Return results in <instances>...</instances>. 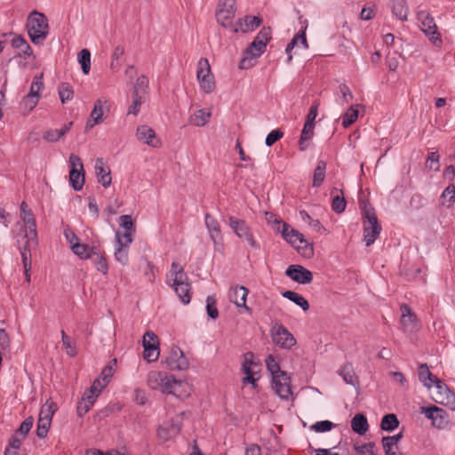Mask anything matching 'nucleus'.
Masks as SVG:
<instances>
[{
    "instance_id": "864d4df0",
    "label": "nucleus",
    "mask_w": 455,
    "mask_h": 455,
    "mask_svg": "<svg viewBox=\"0 0 455 455\" xmlns=\"http://www.w3.org/2000/svg\"><path fill=\"white\" fill-rule=\"evenodd\" d=\"M210 116V113L204 109H200L194 115V124L197 127L204 126L209 122Z\"/></svg>"
},
{
    "instance_id": "6e6d98bb",
    "label": "nucleus",
    "mask_w": 455,
    "mask_h": 455,
    "mask_svg": "<svg viewBox=\"0 0 455 455\" xmlns=\"http://www.w3.org/2000/svg\"><path fill=\"white\" fill-rule=\"evenodd\" d=\"M61 339L63 346L67 350V355L70 357H75L77 355V350L76 347L71 344L69 337L64 331H61Z\"/></svg>"
},
{
    "instance_id": "338daca9",
    "label": "nucleus",
    "mask_w": 455,
    "mask_h": 455,
    "mask_svg": "<svg viewBox=\"0 0 455 455\" xmlns=\"http://www.w3.org/2000/svg\"><path fill=\"white\" fill-rule=\"evenodd\" d=\"M121 220V227L125 229V232L135 233V228L132 221V219L130 215H122L120 217Z\"/></svg>"
},
{
    "instance_id": "20e7f679",
    "label": "nucleus",
    "mask_w": 455,
    "mask_h": 455,
    "mask_svg": "<svg viewBox=\"0 0 455 455\" xmlns=\"http://www.w3.org/2000/svg\"><path fill=\"white\" fill-rule=\"evenodd\" d=\"M69 171V182L75 191L82 190L84 184V170L82 159L71 154L68 158Z\"/></svg>"
},
{
    "instance_id": "1a4fd4ad",
    "label": "nucleus",
    "mask_w": 455,
    "mask_h": 455,
    "mask_svg": "<svg viewBox=\"0 0 455 455\" xmlns=\"http://www.w3.org/2000/svg\"><path fill=\"white\" fill-rule=\"evenodd\" d=\"M204 225L214 244L215 251H221L224 247L223 235L218 220L210 213L204 215Z\"/></svg>"
},
{
    "instance_id": "4be33fe9",
    "label": "nucleus",
    "mask_w": 455,
    "mask_h": 455,
    "mask_svg": "<svg viewBox=\"0 0 455 455\" xmlns=\"http://www.w3.org/2000/svg\"><path fill=\"white\" fill-rule=\"evenodd\" d=\"M137 139L149 146L157 147L158 140L156 138L155 131L148 125H140L137 128Z\"/></svg>"
},
{
    "instance_id": "c9c22d12",
    "label": "nucleus",
    "mask_w": 455,
    "mask_h": 455,
    "mask_svg": "<svg viewBox=\"0 0 455 455\" xmlns=\"http://www.w3.org/2000/svg\"><path fill=\"white\" fill-rule=\"evenodd\" d=\"M180 426L172 422H166L158 428V435L163 439H170L180 432Z\"/></svg>"
},
{
    "instance_id": "f3484780",
    "label": "nucleus",
    "mask_w": 455,
    "mask_h": 455,
    "mask_svg": "<svg viewBox=\"0 0 455 455\" xmlns=\"http://www.w3.org/2000/svg\"><path fill=\"white\" fill-rule=\"evenodd\" d=\"M286 241L291 243L292 246L296 247L297 243H305L302 249V254L307 258H310L313 253V244L309 243L305 238L303 234H301L297 229L291 228L290 230L289 236L287 237Z\"/></svg>"
},
{
    "instance_id": "ddd939ff",
    "label": "nucleus",
    "mask_w": 455,
    "mask_h": 455,
    "mask_svg": "<svg viewBox=\"0 0 455 455\" xmlns=\"http://www.w3.org/2000/svg\"><path fill=\"white\" fill-rule=\"evenodd\" d=\"M285 275L299 284H308L313 281V273L301 265H290L285 270Z\"/></svg>"
},
{
    "instance_id": "3c124183",
    "label": "nucleus",
    "mask_w": 455,
    "mask_h": 455,
    "mask_svg": "<svg viewBox=\"0 0 455 455\" xmlns=\"http://www.w3.org/2000/svg\"><path fill=\"white\" fill-rule=\"evenodd\" d=\"M347 201L343 196H335L331 201V209L334 212L340 214L345 212Z\"/></svg>"
},
{
    "instance_id": "a19ab883",
    "label": "nucleus",
    "mask_w": 455,
    "mask_h": 455,
    "mask_svg": "<svg viewBox=\"0 0 455 455\" xmlns=\"http://www.w3.org/2000/svg\"><path fill=\"white\" fill-rule=\"evenodd\" d=\"M435 402L449 407L451 411H455V394L451 390H447L443 395H440Z\"/></svg>"
},
{
    "instance_id": "7ed1b4c3",
    "label": "nucleus",
    "mask_w": 455,
    "mask_h": 455,
    "mask_svg": "<svg viewBox=\"0 0 455 455\" xmlns=\"http://www.w3.org/2000/svg\"><path fill=\"white\" fill-rule=\"evenodd\" d=\"M228 221L230 228L238 238L246 241L251 248L259 249V244L254 239L253 234L245 220L235 216H228Z\"/></svg>"
},
{
    "instance_id": "e2e57ef3",
    "label": "nucleus",
    "mask_w": 455,
    "mask_h": 455,
    "mask_svg": "<svg viewBox=\"0 0 455 455\" xmlns=\"http://www.w3.org/2000/svg\"><path fill=\"white\" fill-rule=\"evenodd\" d=\"M148 78L145 76H140L136 80L132 93H137L140 95V92H146V89L148 88Z\"/></svg>"
},
{
    "instance_id": "aec40b11",
    "label": "nucleus",
    "mask_w": 455,
    "mask_h": 455,
    "mask_svg": "<svg viewBox=\"0 0 455 455\" xmlns=\"http://www.w3.org/2000/svg\"><path fill=\"white\" fill-rule=\"evenodd\" d=\"M185 280L186 279H180V282H172V286L173 287L180 301L187 305L191 300L192 292L190 283L185 282Z\"/></svg>"
},
{
    "instance_id": "4c0bfd02",
    "label": "nucleus",
    "mask_w": 455,
    "mask_h": 455,
    "mask_svg": "<svg viewBox=\"0 0 455 455\" xmlns=\"http://www.w3.org/2000/svg\"><path fill=\"white\" fill-rule=\"evenodd\" d=\"M181 382L176 379L172 375L165 374L164 379L163 388L161 392L170 395H175L178 387H180Z\"/></svg>"
},
{
    "instance_id": "c03bdc74",
    "label": "nucleus",
    "mask_w": 455,
    "mask_h": 455,
    "mask_svg": "<svg viewBox=\"0 0 455 455\" xmlns=\"http://www.w3.org/2000/svg\"><path fill=\"white\" fill-rule=\"evenodd\" d=\"M94 261L95 267L98 271L101 272L103 275H106L108 271V265L107 262V259L101 254L100 249L98 248V253L93 255L92 258Z\"/></svg>"
},
{
    "instance_id": "39448f33",
    "label": "nucleus",
    "mask_w": 455,
    "mask_h": 455,
    "mask_svg": "<svg viewBox=\"0 0 455 455\" xmlns=\"http://www.w3.org/2000/svg\"><path fill=\"white\" fill-rule=\"evenodd\" d=\"M270 334L273 342L283 349H291L296 345L294 336L289 330L282 323H275L270 330Z\"/></svg>"
},
{
    "instance_id": "9d476101",
    "label": "nucleus",
    "mask_w": 455,
    "mask_h": 455,
    "mask_svg": "<svg viewBox=\"0 0 455 455\" xmlns=\"http://www.w3.org/2000/svg\"><path fill=\"white\" fill-rule=\"evenodd\" d=\"M271 39V29L264 27L259 32L254 40L248 45L247 54L253 57H259L265 51L268 41Z\"/></svg>"
},
{
    "instance_id": "a211bd4d",
    "label": "nucleus",
    "mask_w": 455,
    "mask_h": 455,
    "mask_svg": "<svg viewBox=\"0 0 455 455\" xmlns=\"http://www.w3.org/2000/svg\"><path fill=\"white\" fill-rule=\"evenodd\" d=\"M249 291L244 286H235L229 290L228 297L237 307H243L247 312H251V308L246 305V298Z\"/></svg>"
},
{
    "instance_id": "13d9d810",
    "label": "nucleus",
    "mask_w": 455,
    "mask_h": 455,
    "mask_svg": "<svg viewBox=\"0 0 455 455\" xmlns=\"http://www.w3.org/2000/svg\"><path fill=\"white\" fill-rule=\"evenodd\" d=\"M50 426H51L50 421H46V420L38 419L36 431L37 437L40 439L46 437Z\"/></svg>"
},
{
    "instance_id": "423d86ee",
    "label": "nucleus",
    "mask_w": 455,
    "mask_h": 455,
    "mask_svg": "<svg viewBox=\"0 0 455 455\" xmlns=\"http://www.w3.org/2000/svg\"><path fill=\"white\" fill-rule=\"evenodd\" d=\"M196 77L200 88L205 93H211L215 89L214 77L211 73V67L206 58H201L197 64Z\"/></svg>"
},
{
    "instance_id": "49530a36",
    "label": "nucleus",
    "mask_w": 455,
    "mask_h": 455,
    "mask_svg": "<svg viewBox=\"0 0 455 455\" xmlns=\"http://www.w3.org/2000/svg\"><path fill=\"white\" fill-rule=\"evenodd\" d=\"M357 117L358 110L354 107H350L348 110L341 116L343 127L347 128L350 126L356 121Z\"/></svg>"
},
{
    "instance_id": "473e14b6",
    "label": "nucleus",
    "mask_w": 455,
    "mask_h": 455,
    "mask_svg": "<svg viewBox=\"0 0 455 455\" xmlns=\"http://www.w3.org/2000/svg\"><path fill=\"white\" fill-rule=\"evenodd\" d=\"M326 163L323 160H319L314 171L312 187L319 188L324 181L326 174Z\"/></svg>"
},
{
    "instance_id": "bf43d9fd",
    "label": "nucleus",
    "mask_w": 455,
    "mask_h": 455,
    "mask_svg": "<svg viewBox=\"0 0 455 455\" xmlns=\"http://www.w3.org/2000/svg\"><path fill=\"white\" fill-rule=\"evenodd\" d=\"M283 132L280 129L271 131L266 137L265 143L267 147L273 146L276 141L281 140Z\"/></svg>"
},
{
    "instance_id": "72a5a7b5",
    "label": "nucleus",
    "mask_w": 455,
    "mask_h": 455,
    "mask_svg": "<svg viewBox=\"0 0 455 455\" xmlns=\"http://www.w3.org/2000/svg\"><path fill=\"white\" fill-rule=\"evenodd\" d=\"M282 296L300 307L304 311H307L309 309L308 301L296 291H285L282 292Z\"/></svg>"
},
{
    "instance_id": "79ce46f5",
    "label": "nucleus",
    "mask_w": 455,
    "mask_h": 455,
    "mask_svg": "<svg viewBox=\"0 0 455 455\" xmlns=\"http://www.w3.org/2000/svg\"><path fill=\"white\" fill-rule=\"evenodd\" d=\"M266 366L272 374V378L275 376L285 377L286 373L280 370L278 363L275 360L272 355H269L266 359Z\"/></svg>"
},
{
    "instance_id": "cd10ccee",
    "label": "nucleus",
    "mask_w": 455,
    "mask_h": 455,
    "mask_svg": "<svg viewBox=\"0 0 455 455\" xmlns=\"http://www.w3.org/2000/svg\"><path fill=\"white\" fill-rule=\"evenodd\" d=\"M392 13L400 20L408 19L409 6L406 0H392Z\"/></svg>"
},
{
    "instance_id": "393cba45",
    "label": "nucleus",
    "mask_w": 455,
    "mask_h": 455,
    "mask_svg": "<svg viewBox=\"0 0 455 455\" xmlns=\"http://www.w3.org/2000/svg\"><path fill=\"white\" fill-rule=\"evenodd\" d=\"M280 378L281 377H279V376H275L274 379H273V382L275 384V393L278 395V396L281 399L289 400L290 397L292 395V392H291V385L287 381L288 378H286V376L283 377V380H284L283 382L281 381Z\"/></svg>"
},
{
    "instance_id": "f03ea898",
    "label": "nucleus",
    "mask_w": 455,
    "mask_h": 455,
    "mask_svg": "<svg viewBox=\"0 0 455 455\" xmlns=\"http://www.w3.org/2000/svg\"><path fill=\"white\" fill-rule=\"evenodd\" d=\"M26 28L34 44H42L49 33V24L46 16L33 11L28 17Z\"/></svg>"
},
{
    "instance_id": "de8ad7c7",
    "label": "nucleus",
    "mask_w": 455,
    "mask_h": 455,
    "mask_svg": "<svg viewBox=\"0 0 455 455\" xmlns=\"http://www.w3.org/2000/svg\"><path fill=\"white\" fill-rule=\"evenodd\" d=\"M44 89V83L42 81V76H36L31 84L30 91L28 95L31 98H36L39 100L40 92Z\"/></svg>"
},
{
    "instance_id": "7c9ffc66",
    "label": "nucleus",
    "mask_w": 455,
    "mask_h": 455,
    "mask_svg": "<svg viewBox=\"0 0 455 455\" xmlns=\"http://www.w3.org/2000/svg\"><path fill=\"white\" fill-rule=\"evenodd\" d=\"M352 430L360 435H364L369 428L367 419L363 414H356L351 420Z\"/></svg>"
},
{
    "instance_id": "58836bf2",
    "label": "nucleus",
    "mask_w": 455,
    "mask_h": 455,
    "mask_svg": "<svg viewBox=\"0 0 455 455\" xmlns=\"http://www.w3.org/2000/svg\"><path fill=\"white\" fill-rule=\"evenodd\" d=\"M399 426V420L395 414H386L380 423V427L384 431L392 432Z\"/></svg>"
},
{
    "instance_id": "680f3d73",
    "label": "nucleus",
    "mask_w": 455,
    "mask_h": 455,
    "mask_svg": "<svg viewBox=\"0 0 455 455\" xmlns=\"http://www.w3.org/2000/svg\"><path fill=\"white\" fill-rule=\"evenodd\" d=\"M34 419L32 417L26 418L22 423L20 424V427L16 431V434L21 435L23 437L29 433L33 427Z\"/></svg>"
},
{
    "instance_id": "f704fd0d",
    "label": "nucleus",
    "mask_w": 455,
    "mask_h": 455,
    "mask_svg": "<svg viewBox=\"0 0 455 455\" xmlns=\"http://www.w3.org/2000/svg\"><path fill=\"white\" fill-rule=\"evenodd\" d=\"M314 125L306 123L304 124L299 141V148L300 151H305L308 148V141L314 136Z\"/></svg>"
},
{
    "instance_id": "ea45409f",
    "label": "nucleus",
    "mask_w": 455,
    "mask_h": 455,
    "mask_svg": "<svg viewBox=\"0 0 455 455\" xmlns=\"http://www.w3.org/2000/svg\"><path fill=\"white\" fill-rule=\"evenodd\" d=\"M78 62L81 65L83 73L84 75L89 74L91 70V52L88 49H83L78 53Z\"/></svg>"
},
{
    "instance_id": "b1692460",
    "label": "nucleus",
    "mask_w": 455,
    "mask_h": 455,
    "mask_svg": "<svg viewBox=\"0 0 455 455\" xmlns=\"http://www.w3.org/2000/svg\"><path fill=\"white\" fill-rule=\"evenodd\" d=\"M261 20L258 16H245L243 20H240L235 25V32L246 33L252 31L260 25Z\"/></svg>"
},
{
    "instance_id": "9b49d317",
    "label": "nucleus",
    "mask_w": 455,
    "mask_h": 455,
    "mask_svg": "<svg viewBox=\"0 0 455 455\" xmlns=\"http://www.w3.org/2000/svg\"><path fill=\"white\" fill-rule=\"evenodd\" d=\"M166 366L171 371H183L188 367V361L178 346H172L165 359Z\"/></svg>"
},
{
    "instance_id": "09e8293b",
    "label": "nucleus",
    "mask_w": 455,
    "mask_h": 455,
    "mask_svg": "<svg viewBox=\"0 0 455 455\" xmlns=\"http://www.w3.org/2000/svg\"><path fill=\"white\" fill-rule=\"evenodd\" d=\"M24 243L19 246L20 252H31V248L36 247L38 244L37 233H36V240L32 241L31 236L28 233H24L23 236Z\"/></svg>"
},
{
    "instance_id": "bb28decb",
    "label": "nucleus",
    "mask_w": 455,
    "mask_h": 455,
    "mask_svg": "<svg viewBox=\"0 0 455 455\" xmlns=\"http://www.w3.org/2000/svg\"><path fill=\"white\" fill-rule=\"evenodd\" d=\"M306 28L307 27H304L300 29V31L294 36V37L291 40V42L287 44L285 48V52L287 53V63H290L292 60L291 51L295 47V45L298 44L299 42L301 43L304 48H308L307 41L306 38Z\"/></svg>"
},
{
    "instance_id": "774afa93",
    "label": "nucleus",
    "mask_w": 455,
    "mask_h": 455,
    "mask_svg": "<svg viewBox=\"0 0 455 455\" xmlns=\"http://www.w3.org/2000/svg\"><path fill=\"white\" fill-rule=\"evenodd\" d=\"M443 198H448V202L451 204L455 203V185L450 184L442 193Z\"/></svg>"
},
{
    "instance_id": "412c9836",
    "label": "nucleus",
    "mask_w": 455,
    "mask_h": 455,
    "mask_svg": "<svg viewBox=\"0 0 455 455\" xmlns=\"http://www.w3.org/2000/svg\"><path fill=\"white\" fill-rule=\"evenodd\" d=\"M338 374L343 379L344 382L355 387H359V379L356 376L351 363L347 362L339 370Z\"/></svg>"
},
{
    "instance_id": "f8f14e48",
    "label": "nucleus",
    "mask_w": 455,
    "mask_h": 455,
    "mask_svg": "<svg viewBox=\"0 0 455 455\" xmlns=\"http://www.w3.org/2000/svg\"><path fill=\"white\" fill-rule=\"evenodd\" d=\"M158 345L159 341L157 336L153 331H147L143 337V357L148 362H155L157 360L160 354Z\"/></svg>"
},
{
    "instance_id": "0eeeda50",
    "label": "nucleus",
    "mask_w": 455,
    "mask_h": 455,
    "mask_svg": "<svg viewBox=\"0 0 455 455\" xmlns=\"http://www.w3.org/2000/svg\"><path fill=\"white\" fill-rule=\"evenodd\" d=\"M235 11V0H219L216 10L218 23L224 28L230 27L233 23Z\"/></svg>"
},
{
    "instance_id": "c85d7f7f",
    "label": "nucleus",
    "mask_w": 455,
    "mask_h": 455,
    "mask_svg": "<svg viewBox=\"0 0 455 455\" xmlns=\"http://www.w3.org/2000/svg\"><path fill=\"white\" fill-rule=\"evenodd\" d=\"M166 372L158 371H151L148 372L147 376V384L148 387L154 390H159L163 388L164 379L165 377Z\"/></svg>"
},
{
    "instance_id": "4d7b16f0",
    "label": "nucleus",
    "mask_w": 455,
    "mask_h": 455,
    "mask_svg": "<svg viewBox=\"0 0 455 455\" xmlns=\"http://www.w3.org/2000/svg\"><path fill=\"white\" fill-rule=\"evenodd\" d=\"M334 427V424L329 420L318 421L311 426V429L317 433H323L331 431Z\"/></svg>"
},
{
    "instance_id": "dca6fc26",
    "label": "nucleus",
    "mask_w": 455,
    "mask_h": 455,
    "mask_svg": "<svg viewBox=\"0 0 455 455\" xmlns=\"http://www.w3.org/2000/svg\"><path fill=\"white\" fill-rule=\"evenodd\" d=\"M401 324L403 325L405 331H415L419 329L417 315L412 312L411 308L403 304L401 306Z\"/></svg>"
},
{
    "instance_id": "f257e3e1",
    "label": "nucleus",
    "mask_w": 455,
    "mask_h": 455,
    "mask_svg": "<svg viewBox=\"0 0 455 455\" xmlns=\"http://www.w3.org/2000/svg\"><path fill=\"white\" fill-rule=\"evenodd\" d=\"M360 208L363 219V240L366 246H371L379 236L382 228L373 207L366 202H362Z\"/></svg>"
},
{
    "instance_id": "37998d69",
    "label": "nucleus",
    "mask_w": 455,
    "mask_h": 455,
    "mask_svg": "<svg viewBox=\"0 0 455 455\" xmlns=\"http://www.w3.org/2000/svg\"><path fill=\"white\" fill-rule=\"evenodd\" d=\"M134 235V233H132V232H124V233L116 232L115 245L129 248L131 243H132V235Z\"/></svg>"
},
{
    "instance_id": "8fccbe9b",
    "label": "nucleus",
    "mask_w": 455,
    "mask_h": 455,
    "mask_svg": "<svg viewBox=\"0 0 455 455\" xmlns=\"http://www.w3.org/2000/svg\"><path fill=\"white\" fill-rule=\"evenodd\" d=\"M206 312L210 318L215 320L219 316L217 302L213 296H208L206 299Z\"/></svg>"
},
{
    "instance_id": "2eb2a0df",
    "label": "nucleus",
    "mask_w": 455,
    "mask_h": 455,
    "mask_svg": "<svg viewBox=\"0 0 455 455\" xmlns=\"http://www.w3.org/2000/svg\"><path fill=\"white\" fill-rule=\"evenodd\" d=\"M20 219L22 220L26 229L25 233H28V235L31 236L32 241L36 240V224L34 215L30 209H28L26 202H22L20 205Z\"/></svg>"
},
{
    "instance_id": "603ef678",
    "label": "nucleus",
    "mask_w": 455,
    "mask_h": 455,
    "mask_svg": "<svg viewBox=\"0 0 455 455\" xmlns=\"http://www.w3.org/2000/svg\"><path fill=\"white\" fill-rule=\"evenodd\" d=\"M128 250L129 248L115 245V259L123 266L128 263Z\"/></svg>"
},
{
    "instance_id": "052dcab7",
    "label": "nucleus",
    "mask_w": 455,
    "mask_h": 455,
    "mask_svg": "<svg viewBox=\"0 0 455 455\" xmlns=\"http://www.w3.org/2000/svg\"><path fill=\"white\" fill-rule=\"evenodd\" d=\"M132 104L129 107L128 115L132 114L136 116L140 109V106L142 104V98L140 95L137 93H132Z\"/></svg>"
},
{
    "instance_id": "6e6552de",
    "label": "nucleus",
    "mask_w": 455,
    "mask_h": 455,
    "mask_svg": "<svg viewBox=\"0 0 455 455\" xmlns=\"http://www.w3.org/2000/svg\"><path fill=\"white\" fill-rule=\"evenodd\" d=\"M421 31L429 37L433 43L441 42L440 35L437 33V27L434 18L427 11H419L417 13Z\"/></svg>"
},
{
    "instance_id": "4468645a",
    "label": "nucleus",
    "mask_w": 455,
    "mask_h": 455,
    "mask_svg": "<svg viewBox=\"0 0 455 455\" xmlns=\"http://www.w3.org/2000/svg\"><path fill=\"white\" fill-rule=\"evenodd\" d=\"M421 412L432 421V425L438 427L443 428L448 425V414L444 410L437 406L421 407Z\"/></svg>"
},
{
    "instance_id": "a878e982",
    "label": "nucleus",
    "mask_w": 455,
    "mask_h": 455,
    "mask_svg": "<svg viewBox=\"0 0 455 455\" xmlns=\"http://www.w3.org/2000/svg\"><path fill=\"white\" fill-rule=\"evenodd\" d=\"M71 250L73 253L78 256L81 259L93 258V255L98 253L97 246L89 247L87 244L80 243L79 242H76L73 246H71Z\"/></svg>"
},
{
    "instance_id": "6ab92c4d",
    "label": "nucleus",
    "mask_w": 455,
    "mask_h": 455,
    "mask_svg": "<svg viewBox=\"0 0 455 455\" xmlns=\"http://www.w3.org/2000/svg\"><path fill=\"white\" fill-rule=\"evenodd\" d=\"M95 174L98 179V182L100 183L105 188L111 185V172L108 166L105 165L102 158H97L95 161Z\"/></svg>"
},
{
    "instance_id": "0e129e2a",
    "label": "nucleus",
    "mask_w": 455,
    "mask_h": 455,
    "mask_svg": "<svg viewBox=\"0 0 455 455\" xmlns=\"http://www.w3.org/2000/svg\"><path fill=\"white\" fill-rule=\"evenodd\" d=\"M258 57H253L251 54H247V49L243 53V57L239 62L240 69H248L254 65V61Z\"/></svg>"
},
{
    "instance_id": "a18cd8bd",
    "label": "nucleus",
    "mask_w": 455,
    "mask_h": 455,
    "mask_svg": "<svg viewBox=\"0 0 455 455\" xmlns=\"http://www.w3.org/2000/svg\"><path fill=\"white\" fill-rule=\"evenodd\" d=\"M59 96L61 103H66L67 101L73 99L74 92L72 87L68 83H61L59 87Z\"/></svg>"
},
{
    "instance_id": "5fc2aeb1",
    "label": "nucleus",
    "mask_w": 455,
    "mask_h": 455,
    "mask_svg": "<svg viewBox=\"0 0 455 455\" xmlns=\"http://www.w3.org/2000/svg\"><path fill=\"white\" fill-rule=\"evenodd\" d=\"M171 275L173 276L172 282H180V279H187L183 267L176 262L171 266Z\"/></svg>"
},
{
    "instance_id": "69168bd1",
    "label": "nucleus",
    "mask_w": 455,
    "mask_h": 455,
    "mask_svg": "<svg viewBox=\"0 0 455 455\" xmlns=\"http://www.w3.org/2000/svg\"><path fill=\"white\" fill-rule=\"evenodd\" d=\"M375 443L372 442L362 444V445H355L354 449L360 454H368L372 455L374 452Z\"/></svg>"
},
{
    "instance_id": "c756f323",
    "label": "nucleus",
    "mask_w": 455,
    "mask_h": 455,
    "mask_svg": "<svg viewBox=\"0 0 455 455\" xmlns=\"http://www.w3.org/2000/svg\"><path fill=\"white\" fill-rule=\"evenodd\" d=\"M72 124L73 123L69 122L60 129L46 131L43 135V139L48 142H56L70 130Z\"/></svg>"
},
{
    "instance_id": "2f4dec72",
    "label": "nucleus",
    "mask_w": 455,
    "mask_h": 455,
    "mask_svg": "<svg viewBox=\"0 0 455 455\" xmlns=\"http://www.w3.org/2000/svg\"><path fill=\"white\" fill-rule=\"evenodd\" d=\"M418 376H419V381L423 384L424 387H426L428 389L431 388V387L433 386V383L435 381V378H436L435 376H434L431 373V371L428 369L427 364H426V363H421L419 365V371H418Z\"/></svg>"
},
{
    "instance_id": "e433bc0d",
    "label": "nucleus",
    "mask_w": 455,
    "mask_h": 455,
    "mask_svg": "<svg viewBox=\"0 0 455 455\" xmlns=\"http://www.w3.org/2000/svg\"><path fill=\"white\" fill-rule=\"evenodd\" d=\"M56 410L57 404L51 398L47 399L41 408L39 419L52 422V416Z\"/></svg>"
},
{
    "instance_id": "5701e85b",
    "label": "nucleus",
    "mask_w": 455,
    "mask_h": 455,
    "mask_svg": "<svg viewBox=\"0 0 455 455\" xmlns=\"http://www.w3.org/2000/svg\"><path fill=\"white\" fill-rule=\"evenodd\" d=\"M109 103L106 99H98L94 102L93 109L91 113V118L93 122L90 126L100 124L103 121V116L105 111H109Z\"/></svg>"
}]
</instances>
